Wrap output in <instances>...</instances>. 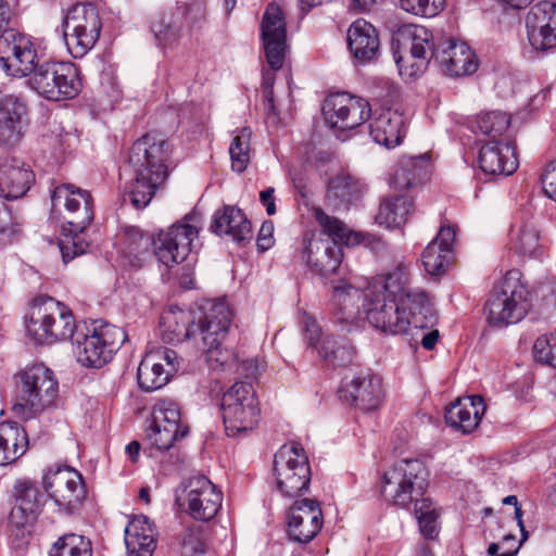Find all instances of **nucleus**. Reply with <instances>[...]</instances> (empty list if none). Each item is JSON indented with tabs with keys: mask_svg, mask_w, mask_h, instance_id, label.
Masks as SVG:
<instances>
[{
	"mask_svg": "<svg viewBox=\"0 0 556 556\" xmlns=\"http://www.w3.org/2000/svg\"><path fill=\"white\" fill-rule=\"evenodd\" d=\"M364 317L391 334L428 329L437 323L432 299L421 288H410V265L400 263L378 275L366 287Z\"/></svg>",
	"mask_w": 556,
	"mask_h": 556,
	"instance_id": "obj_1",
	"label": "nucleus"
},
{
	"mask_svg": "<svg viewBox=\"0 0 556 556\" xmlns=\"http://www.w3.org/2000/svg\"><path fill=\"white\" fill-rule=\"evenodd\" d=\"M399 40L409 50L406 56L394 55L399 73L405 78L421 75L430 63L451 77L472 75L479 67L477 55L466 42L435 37L425 26L404 25Z\"/></svg>",
	"mask_w": 556,
	"mask_h": 556,
	"instance_id": "obj_2",
	"label": "nucleus"
},
{
	"mask_svg": "<svg viewBox=\"0 0 556 556\" xmlns=\"http://www.w3.org/2000/svg\"><path fill=\"white\" fill-rule=\"evenodd\" d=\"M315 220L323 228L321 232L306 233L302 242L301 257L308 269L323 277L334 274L342 262L343 253L341 242H356L375 248L384 243L369 235L351 232L338 218L329 216L320 207L313 208Z\"/></svg>",
	"mask_w": 556,
	"mask_h": 556,
	"instance_id": "obj_3",
	"label": "nucleus"
},
{
	"mask_svg": "<svg viewBox=\"0 0 556 556\" xmlns=\"http://www.w3.org/2000/svg\"><path fill=\"white\" fill-rule=\"evenodd\" d=\"M168 155L167 141L155 135L147 134L132 144L128 162L136 177L130 190L124 193L125 202L129 201L138 210L151 202L168 176Z\"/></svg>",
	"mask_w": 556,
	"mask_h": 556,
	"instance_id": "obj_4",
	"label": "nucleus"
},
{
	"mask_svg": "<svg viewBox=\"0 0 556 556\" xmlns=\"http://www.w3.org/2000/svg\"><path fill=\"white\" fill-rule=\"evenodd\" d=\"M52 206L56 211L64 210L63 239L60 240L64 263L87 252L89 242L85 230L93 220V198L91 193L73 184H63L54 188L51 194Z\"/></svg>",
	"mask_w": 556,
	"mask_h": 556,
	"instance_id": "obj_5",
	"label": "nucleus"
},
{
	"mask_svg": "<svg viewBox=\"0 0 556 556\" xmlns=\"http://www.w3.org/2000/svg\"><path fill=\"white\" fill-rule=\"evenodd\" d=\"M59 382L54 372L43 364H34L14 376L16 415L28 419L54 406Z\"/></svg>",
	"mask_w": 556,
	"mask_h": 556,
	"instance_id": "obj_6",
	"label": "nucleus"
},
{
	"mask_svg": "<svg viewBox=\"0 0 556 556\" xmlns=\"http://www.w3.org/2000/svg\"><path fill=\"white\" fill-rule=\"evenodd\" d=\"M231 316L230 308L224 302H217L207 313L199 315L200 339L195 348L213 370L237 371V354L222 345L228 334Z\"/></svg>",
	"mask_w": 556,
	"mask_h": 556,
	"instance_id": "obj_7",
	"label": "nucleus"
},
{
	"mask_svg": "<svg viewBox=\"0 0 556 556\" xmlns=\"http://www.w3.org/2000/svg\"><path fill=\"white\" fill-rule=\"evenodd\" d=\"M428 486V471L419 459H402L387 469L381 478L383 500L396 507L417 504Z\"/></svg>",
	"mask_w": 556,
	"mask_h": 556,
	"instance_id": "obj_8",
	"label": "nucleus"
},
{
	"mask_svg": "<svg viewBox=\"0 0 556 556\" xmlns=\"http://www.w3.org/2000/svg\"><path fill=\"white\" fill-rule=\"evenodd\" d=\"M528 290L521 282V273L511 269L493 289L485 304L488 321L503 328L520 321L529 311Z\"/></svg>",
	"mask_w": 556,
	"mask_h": 556,
	"instance_id": "obj_9",
	"label": "nucleus"
},
{
	"mask_svg": "<svg viewBox=\"0 0 556 556\" xmlns=\"http://www.w3.org/2000/svg\"><path fill=\"white\" fill-rule=\"evenodd\" d=\"M126 340L125 331L111 324L94 326L86 333L76 332L73 338V351L77 362L90 368H101Z\"/></svg>",
	"mask_w": 556,
	"mask_h": 556,
	"instance_id": "obj_10",
	"label": "nucleus"
},
{
	"mask_svg": "<svg viewBox=\"0 0 556 556\" xmlns=\"http://www.w3.org/2000/svg\"><path fill=\"white\" fill-rule=\"evenodd\" d=\"M277 490L288 497L301 495L308 489L312 472L303 446L298 442L283 444L274 457Z\"/></svg>",
	"mask_w": 556,
	"mask_h": 556,
	"instance_id": "obj_11",
	"label": "nucleus"
},
{
	"mask_svg": "<svg viewBox=\"0 0 556 556\" xmlns=\"http://www.w3.org/2000/svg\"><path fill=\"white\" fill-rule=\"evenodd\" d=\"M28 84L50 101L74 99L81 90L78 68L72 62H43L36 68Z\"/></svg>",
	"mask_w": 556,
	"mask_h": 556,
	"instance_id": "obj_12",
	"label": "nucleus"
},
{
	"mask_svg": "<svg viewBox=\"0 0 556 556\" xmlns=\"http://www.w3.org/2000/svg\"><path fill=\"white\" fill-rule=\"evenodd\" d=\"M64 40L75 59L85 56L96 45L101 31L98 9L91 3H76L63 20Z\"/></svg>",
	"mask_w": 556,
	"mask_h": 556,
	"instance_id": "obj_13",
	"label": "nucleus"
},
{
	"mask_svg": "<svg viewBox=\"0 0 556 556\" xmlns=\"http://www.w3.org/2000/svg\"><path fill=\"white\" fill-rule=\"evenodd\" d=\"M199 224L194 214H188L178 223L162 229L152 241L157 260L167 267L182 263L197 249Z\"/></svg>",
	"mask_w": 556,
	"mask_h": 556,
	"instance_id": "obj_14",
	"label": "nucleus"
},
{
	"mask_svg": "<svg viewBox=\"0 0 556 556\" xmlns=\"http://www.w3.org/2000/svg\"><path fill=\"white\" fill-rule=\"evenodd\" d=\"M152 424L146 431L151 445L157 450H169L173 444L187 437L189 427L181 418L180 407L172 399H161L152 407Z\"/></svg>",
	"mask_w": 556,
	"mask_h": 556,
	"instance_id": "obj_15",
	"label": "nucleus"
},
{
	"mask_svg": "<svg viewBox=\"0 0 556 556\" xmlns=\"http://www.w3.org/2000/svg\"><path fill=\"white\" fill-rule=\"evenodd\" d=\"M14 506L11 509L8 528L17 547L27 544L33 522L40 508V493L35 483L27 479L16 481L13 489Z\"/></svg>",
	"mask_w": 556,
	"mask_h": 556,
	"instance_id": "obj_16",
	"label": "nucleus"
},
{
	"mask_svg": "<svg viewBox=\"0 0 556 556\" xmlns=\"http://www.w3.org/2000/svg\"><path fill=\"white\" fill-rule=\"evenodd\" d=\"M36 45L27 35L14 29L0 35V67L14 77L34 74L39 66Z\"/></svg>",
	"mask_w": 556,
	"mask_h": 556,
	"instance_id": "obj_17",
	"label": "nucleus"
},
{
	"mask_svg": "<svg viewBox=\"0 0 556 556\" xmlns=\"http://www.w3.org/2000/svg\"><path fill=\"white\" fill-rule=\"evenodd\" d=\"M323 113L326 123L338 132L339 137L340 132L354 129L365 123L370 114V105L361 97L339 92L326 98Z\"/></svg>",
	"mask_w": 556,
	"mask_h": 556,
	"instance_id": "obj_18",
	"label": "nucleus"
},
{
	"mask_svg": "<svg viewBox=\"0 0 556 556\" xmlns=\"http://www.w3.org/2000/svg\"><path fill=\"white\" fill-rule=\"evenodd\" d=\"M178 501L193 519L208 521L222 507L223 494L207 477L198 475L188 480Z\"/></svg>",
	"mask_w": 556,
	"mask_h": 556,
	"instance_id": "obj_19",
	"label": "nucleus"
},
{
	"mask_svg": "<svg viewBox=\"0 0 556 556\" xmlns=\"http://www.w3.org/2000/svg\"><path fill=\"white\" fill-rule=\"evenodd\" d=\"M43 488L54 503L66 511H73L86 496L81 475L70 466L49 469L42 479Z\"/></svg>",
	"mask_w": 556,
	"mask_h": 556,
	"instance_id": "obj_20",
	"label": "nucleus"
},
{
	"mask_svg": "<svg viewBox=\"0 0 556 556\" xmlns=\"http://www.w3.org/2000/svg\"><path fill=\"white\" fill-rule=\"evenodd\" d=\"M178 367V355L174 350L164 346L154 348L146 353L139 364L138 384L147 392L159 390L169 381Z\"/></svg>",
	"mask_w": 556,
	"mask_h": 556,
	"instance_id": "obj_21",
	"label": "nucleus"
},
{
	"mask_svg": "<svg viewBox=\"0 0 556 556\" xmlns=\"http://www.w3.org/2000/svg\"><path fill=\"white\" fill-rule=\"evenodd\" d=\"M260 30L268 66L280 70L287 52V24L279 5L269 3L266 7Z\"/></svg>",
	"mask_w": 556,
	"mask_h": 556,
	"instance_id": "obj_22",
	"label": "nucleus"
},
{
	"mask_svg": "<svg viewBox=\"0 0 556 556\" xmlns=\"http://www.w3.org/2000/svg\"><path fill=\"white\" fill-rule=\"evenodd\" d=\"M215 302L200 306L195 311H184L177 306L170 307L164 313L161 320V334L166 343H180L185 340H193L194 344L200 339L199 315L207 313Z\"/></svg>",
	"mask_w": 556,
	"mask_h": 556,
	"instance_id": "obj_23",
	"label": "nucleus"
},
{
	"mask_svg": "<svg viewBox=\"0 0 556 556\" xmlns=\"http://www.w3.org/2000/svg\"><path fill=\"white\" fill-rule=\"evenodd\" d=\"M287 533L291 541L305 544L311 542L323 527V513L315 500L295 501L287 515Z\"/></svg>",
	"mask_w": 556,
	"mask_h": 556,
	"instance_id": "obj_24",
	"label": "nucleus"
},
{
	"mask_svg": "<svg viewBox=\"0 0 556 556\" xmlns=\"http://www.w3.org/2000/svg\"><path fill=\"white\" fill-rule=\"evenodd\" d=\"M526 27L530 45L539 51L556 47V3L542 1L527 14Z\"/></svg>",
	"mask_w": 556,
	"mask_h": 556,
	"instance_id": "obj_25",
	"label": "nucleus"
},
{
	"mask_svg": "<svg viewBox=\"0 0 556 556\" xmlns=\"http://www.w3.org/2000/svg\"><path fill=\"white\" fill-rule=\"evenodd\" d=\"M28 126L27 106L8 94L0 106V147L14 148L22 141Z\"/></svg>",
	"mask_w": 556,
	"mask_h": 556,
	"instance_id": "obj_26",
	"label": "nucleus"
},
{
	"mask_svg": "<svg viewBox=\"0 0 556 556\" xmlns=\"http://www.w3.org/2000/svg\"><path fill=\"white\" fill-rule=\"evenodd\" d=\"M479 166L485 175L509 176L518 168L515 146L511 142L492 140L480 148Z\"/></svg>",
	"mask_w": 556,
	"mask_h": 556,
	"instance_id": "obj_27",
	"label": "nucleus"
},
{
	"mask_svg": "<svg viewBox=\"0 0 556 556\" xmlns=\"http://www.w3.org/2000/svg\"><path fill=\"white\" fill-rule=\"evenodd\" d=\"M35 181L30 166L18 159L5 160L0 164V197L8 200L26 194Z\"/></svg>",
	"mask_w": 556,
	"mask_h": 556,
	"instance_id": "obj_28",
	"label": "nucleus"
},
{
	"mask_svg": "<svg viewBox=\"0 0 556 556\" xmlns=\"http://www.w3.org/2000/svg\"><path fill=\"white\" fill-rule=\"evenodd\" d=\"M341 397L362 410H375L382 400L381 379L375 375L355 377L343 387Z\"/></svg>",
	"mask_w": 556,
	"mask_h": 556,
	"instance_id": "obj_29",
	"label": "nucleus"
},
{
	"mask_svg": "<svg viewBox=\"0 0 556 556\" xmlns=\"http://www.w3.org/2000/svg\"><path fill=\"white\" fill-rule=\"evenodd\" d=\"M210 229L215 235L228 236L238 243L252 239L251 222L242 210L232 205H224L214 213Z\"/></svg>",
	"mask_w": 556,
	"mask_h": 556,
	"instance_id": "obj_30",
	"label": "nucleus"
},
{
	"mask_svg": "<svg viewBox=\"0 0 556 556\" xmlns=\"http://www.w3.org/2000/svg\"><path fill=\"white\" fill-rule=\"evenodd\" d=\"M456 229L452 225L442 224L438 236L426 247L422 264L430 275H442L451 262L452 245Z\"/></svg>",
	"mask_w": 556,
	"mask_h": 556,
	"instance_id": "obj_31",
	"label": "nucleus"
},
{
	"mask_svg": "<svg viewBox=\"0 0 556 556\" xmlns=\"http://www.w3.org/2000/svg\"><path fill=\"white\" fill-rule=\"evenodd\" d=\"M484 412L485 405L481 396L458 399L446 409L445 421L448 426L462 430L463 433H470L479 425Z\"/></svg>",
	"mask_w": 556,
	"mask_h": 556,
	"instance_id": "obj_32",
	"label": "nucleus"
},
{
	"mask_svg": "<svg viewBox=\"0 0 556 556\" xmlns=\"http://www.w3.org/2000/svg\"><path fill=\"white\" fill-rule=\"evenodd\" d=\"M125 545L129 556H152L156 548L153 523L144 515L134 517L125 529Z\"/></svg>",
	"mask_w": 556,
	"mask_h": 556,
	"instance_id": "obj_33",
	"label": "nucleus"
},
{
	"mask_svg": "<svg viewBox=\"0 0 556 556\" xmlns=\"http://www.w3.org/2000/svg\"><path fill=\"white\" fill-rule=\"evenodd\" d=\"M404 116L397 111L382 109L369 124L371 138L387 149L395 148L404 136Z\"/></svg>",
	"mask_w": 556,
	"mask_h": 556,
	"instance_id": "obj_34",
	"label": "nucleus"
},
{
	"mask_svg": "<svg viewBox=\"0 0 556 556\" xmlns=\"http://www.w3.org/2000/svg\"><path fill=\"white\" fill-rule=\"evenodd\" d=\"M348 46L357 61H371L380 46L376 28L364 18H357L348 29Z\"/></svg>",
	"mask_w": 556,
	"mask_h": 556,
	"instance_id": "obj_35",
	"label": "nucleus"
},
{
	"mask_svg": "<svg viewBox=\"0 0 556 556\" xmlns=\"http://www.w3.org/2000/svg\"><path fill=\"white\" fill-rule=\"evenodd\" d=\"M28 448L26 430L16 421L0 424V466H8L22 457Z\"/></svg>",
	"mask_w": 556,
	"mask_h": 556,
	"instance_id": "obj_36",
	"label": "nucleus"
},
{
	"mask_svg": "<svg viewBox=\"0 0 556 556\" xmlns=\"http://www.w3.org/2000/svg\"><path fill=\"white\" fill-rule=\"evenodd\" d=\"M366 184L348 172H340L328 184L327 198L336 206L346 208L366 192Z\"/></svg>",
	"mask_w": 556,
	"mask_h": 556,
	"instance_id": "obj_37",
	"label": "nucleus"
},
{
	"mask_svg": "<svg viewBox=\"0 0 556 556\" xmlns=\"http://www.w3.org/2000/svg\"><path fill=\"white\" fill-rule=\"evenodd\" d=\"M366 289L361 290L352 285L344 283L333 288L332 301L337 309L338 319L342 323H353L362 318L363 303Z\"/></svg>",
	"mask_w": 556,
	"mask_h": 556,
	"instance_id": "obj_38",
	"label": "nucleus"
},
{
	"mask_svg": "<svg viewBox=\"0 0 556 556\" xmlns=\"http://www.w3.org/2000/svg\"><path fill=\"white\" fill-rule=\"evenodd\" d=\"M51 298L36 299L27 316V334L35 344H49L50 321L56 311L50 305Z\"/></svg>",
	"mask_w": 556,
	"mask_h": 556,
	"instance_id": "obj_39",
	"label": "nucleus"
},
{
	"mask_svg": "<svg viewBox=\"0 0 556 556\" xmlns=\"http://www.w3.org/2000/svg\"><path fill=\"white\" fill-rule=\"evenodd\" d=\"M428 155L402 156L396 164L392 184L397 189H410L425 179L428 167Z\"/></svg>",
	"mask_w": 556,
	"mask_h": 556,
	"instance_id": "obj_40",
	"label": "nucleus"
},
{
	"mask_svg": "<svg viewBox=\"0 0 556 556\" xmlns=\"http://www.w3.org/2000/svg\"><path fill=\"white\" fill-rule=\"evenodd\" d=\"M258 416V406L243 405V407L239 408L223 409L222 417L226 434L230 438L248 435L256 427Z\"/></svg>",
	"mask_w": 556,
	"mask_h": 556,
	"instance_id": "obj_41",
	"label": "nucleus"
},
{
	"mask_svg": "<svg viewBox=\"0 0 556 556\" xmlns=\"http://www.w3.org/2000/svg\"><path fill=\"white\" fill-rule=\"evenodd\" d=\"M413 211V200L407 195H395L382 200L376 222L388 228L403 226Z\"/></svg>",
	"mask_w": 556,
	"mask_h": 556,
	"instance_id": "obj_42",
	"label": "nucleus"
},
{
	"mask_svg": "<svg viewBox=\"0 0 556 556\" xmlns=\"http://www.w3.org/2000/svg\"><path fill=\"white\" fill-rule=\"evenodd\" d=\"M182 13L170 10L156 13L150 21V29L159 45L166 46L177 41L182 29Z\"/></svg>",
	"mask_w": 556,
	"mask_h": 556,
	"instance_id": "obj_43",
	"label": "nucleus"
},
{
	"mask_svg": "<svg viewBox=\"0 0 556 556\" xmlns=\"http://www.w3.org/2000/svg\"><path fill=\"white\" fill-rule=\"evenodd\" d=\"M510 250L530 257L541 254L540 231L533 222L526 220L511 230Z\"/></svg>",
	"mask_w": 556,
	"mask_h": 556,
	"instance_id": "obj_44",
	"label": "nucleus"
},
{
	"mask_svg": "<svg viewBox=\"0 0 556 556\" xmlns=\"http://www.w3.org/2000/svg\"><path fill=\"white\" fill-rule=\"evenodd\" d=\"M152 241L150 236L143 235L138 228H130L122 238V254L128 258L130 265L140 266L153 244Z\"/></svg>",
	"mask_w": 556,
	"mask_h": 556,
	"instance_id": "obj_45",
	"label": "nucleus"
},
{
	"mask_svg": "<svg viewBox=\"0 0 556 556\" xmlns=\"http://www.w3.org/2000/svg\"><path fill=\"white\" fill-rule=\"evenodd\" d=\"M50 305L53 306L56 314L52 315L53 320L50 321L49 343L67 338H71L73 341V338L75 337V320L72 312L68 307L53 298H51Z\"/></svg>",
	"mask_w": 556,
	"mask_h": 556,
	"instance_id": "obj_46",
	"label": "nucleus"
},
{
	"mask_svg": "<svg viewBox=\"0 0 556 556\" xmlns=\"http://www.w3.org/2000/svg\"><path fill=\"white\" fill-rule=\"evenodd\" d=\"M472 130L489 136L492 140L501 137L510 125V116L502 111L481 113L476 117Z\"/></svg>",
	"mask_w": 556,
	"mask_h": 556,
	"instance_id": "obj_47",
	"label": "nucleus"
},
{
	"mask_svg": "<svg viewBox=\"0 0 556 556\" xmlns=\"http://www.w3.org/2000/svg\"><path fill=\"white\" fill-rule=\"evenodd\" d=\"M243 405L258 406L253 387L247 382H236L222 396L220 409L239 408Z\"/></svg>",
	"mask_w": 556,
	"mask_h": 556,
	"instance_id": "obj_48",
	"label": "nucleus"
},
{
	"mask_svg": "<svg viewBox=\"0 0 556 556\" xmlns=\"http://www.w3.org/2000/svg\"><path fill=\"white\" fill-rule=\"evenodd\" d=\"M50 556H92L91 542L83 535L70 533L60 538L51 548Z\"/></svg>",
	"mask_w": 556,
	"mask_h": 556,
	"instance_id": "obj_49",
	"label": "nucleus"
},
{
	"mask_svg": "<svg viewBox=\"0 0 556 556\" xmlns=\"http://www.w3.org/2000/svg\"><path fill=\"white\" fill-rule=\"evenodd\" d=\"M251 134L249 127L241 128L229 146L231 167L238 173L244 172L250 163Z\"/></svg>",
	"mask_w": 556,
	"mask_h": 556,
	"instance_id": "obj_50",
	"label": "nucleus"
},
{
	"mask_svg": "<svg viewBox=\"0 0 556 556\" xmlns=\"http://www.w3.org/2000/svg\"><path fill=\"white\" fill-rule=\"evenodd\" d=\"M419 529L427 539H434L439 532L438 509L430 498H421L414 505Z\"/></svg>",
	"mask_w": 556,
	"mask_h": 556,
	"instance_id": "obj_51",
	"label": "nucleus"
},
{
	"mask_svg": "<svg viewBox=\"0 0 556 556\" xmlns=\"http://www.w3.org/2000/svg\"><path fill=\"white\" fill-rule=\"evenodd\" d=\"M318 355L333 366H345L353 361L354 351L348 344H339L334 338H327Z\"/></svg>",
	"mask_w": 556,
	"mask_h": 556,
	"instance_id": "obj_52",
	"label": "nucleus"
},
{
	"mask_svg": "<svg viewBox=\"0 0 556 556\" xmlns=\"http://www.w3.org/2000/svg\"><path fill=\"white\" fill-rule=\"evenodd\" d=\"M401 9L421 17L438 15L445 5V0H399Z\"/></svg>",
	"mask_w": 556,
	"mask_h": 556,
	"instance_id": "obj_53",
	"label": "nucleus"
},
{
	"mask_svg": "<svg viewBox=\"0 0 556 556\" xmlns=\"http://www.w3.org/2000/svg\"><path fill=\"white\" fill-rule=\"evenodd\" d=\"M181 546L186 556L203 554L206 549L205 532L200 526L187 528L181 535Z\"/></svg>",
	"mask_w": 556,
	"mask_h": 556,
	"instance_id": "obj_54",
	"label": "nucleus"
},
{
	"mask_svg": "<svg viewBox=\"0 0 556 556\" xmlns=\"http://www.w3.org/2000/svg\"><path fill=\"white\" fill-rule=\"evenodd\" d=\"M535 361L556 368V333L538 338L533 345Z\"/></svg>",
	"mask_w": 556,
	"mask_h": 556,
	"instance_id": "obj_55",
	"label": "nucleus"
},
{
	"mask_svg": "<svg viewBox=\"0 0 556 556\" xmlns=\"http://www.w3.org/2000/svg\"><path fill=\"white\" fill-rule=\"evenodd\" d=\"M301 323L303 324V331L308 346L315 349L317 352L328 337L321 333V329L317 321L309 315L304 314Z\"/></svg>",
	"mask_w": 556,
	"mask_h": 556,
	"instance_id": "obj_56",
	"label": "nucleus"
},
{
	"mask_svg": "<svg viewBox=\"0 0 556 556\" xmlns=\"http://www.w3.org/2000/svg\"><path fill=\"white\" fill-rule=\"evenodd\" d=\"M17 222L7 206H0V240H10L17 231Z\"/></svg>",
	"mask_w": 556,
	"mask_h": 556,
	"instance_id": "obj_57",
	"label": "nucleus"
},
{
	"mask_svg": "<svg viewBox=\"0 0 556 556\" xmlns=\"http://www.w3.org/2000/svg\"><path fill=\"white\" fill-rule=\"evenodd\" d=\"M545 194L556 201V161L548 163L541 176Z\"/></svg>",
	"mask_w": 556,
	"mask_h": 556,
	"instance_id": "obj_58",
	"label": "nucleus"
},
{
	"mask_svg": "<svg viewBox=\"0 0 556 556\" xmlns=\"http://www.w3.org/2000/svg\"><path fill=\"white\" fill-rule=\"evenodd\" d=\"M508 542H511V546L504 552L501 549L503 547L502 545L491 543L488 547V554L490 556H516L521 546V542H518L515 535L507 534L503 538V544H507Z\"/></svg>",
	"mask_w": 556,
	"mask_h": 556,
	"instance_id": "obj_59",
	"label": "nucleus"
},
{
	"mask_svg": "<svg viewBox=\"0 0 556 556\" xmlns=\"http://www.w3.org/2000/svg\"><path fill=\"white\" fill-rule=\"evenodd\" d=\"M265 369L264 361L253 357L238 362L237 371L240 370L241 374L245 375L248 378H257L261 372Z\"/></svg>",
	"mask_w": 556,
	"mask_h": 556,
	"instance_id": "obj_60",
	"label": "nucleus"
},
{
	"mask_svg": "<svg viewBox=\"0 0 556 556\" xmlns=\"http://www.w3.org/2000/svg\"><path fill=\"white\" fill-rule=\"evenodd\" d=\"M175 10H180L182 13V18L186 17L192 24L201 21L205 14V8L203 2L193 1L190 4L178 5Z\"/></svg>",
	"mask_w": 556,
	"mask_h": 556,
	"instance_id": "obj_61",
	"label": "nucleus"
},
{
	"mask_svg": "<svg viewBox=\"0 0 556 556\" xmlns=\"http://www.w3.org/2000/svg\"><path fill=\"white\" fill-rule=\"evenodd\" d=\"M274 224L270 220H266L262 224L257 233V247L262 251L268 250L274 244Z\"/></svg>",
	"mask_w": 556,
	"mask_h": 556,
	"instance_id": "obj_62",
	"label": "nucleus"
},
{
	"mask_svg": "<svg viewBox=\"0 0 556 556\" xmlns=\"http://www.w3.org/2000/svg\"><path fill=\"white\" fill-rule=\"evenodd\" d=\"M275 189L273 187H268L265 190L261 191L260 200L262 204L266 207V213L271 216L276 214V204H275Z\"/></svg>",
	"mask_w": 556,
	"mask_h": 556,
	"instance_id": "obj_63",
	"label": "nucleus"
},
{
	"mask_svg": "<svg viewBox=\"0 0 556 556\" xmlns=\"http://www.w3.org/2000/svg\"><path fill=\"white\" fill-rule=\"evenodd\" d=\"M12 16V11L8 2L0 0V34L2 35L7 29Z\"/></svg>",
	"mask_w": 556,
	"mask_h": 556,
	"instance_id": "obj_64",
	"label": "nucleus"
}]
</instances>
